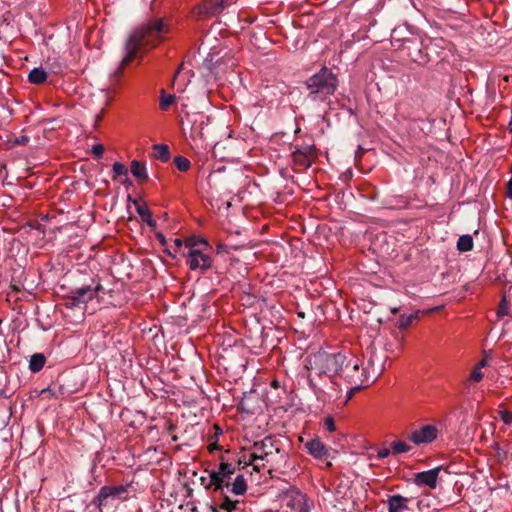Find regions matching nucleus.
<instances>
[{"label": "nucleus", "mask_w": 512, "mask_h": 512, "mask_svg": "<svg viewBox=\"0 0 512 512\" xmlns=\"http://www.w3.org/2000/svg\"><path fill=\"white\" fill-rule=\"evenodd\" d=\"M294 151H298L304 155H309L312 157H316V149L314 145L311 144H303V145H296Z\"/></svg>", "instance_id": "nucleus-31"}, {"label": "nucleus", "mask_w": 512, "mask_h": 512, "mask_svg": "<svg viewBox=\"0 0 512 512\" xmlns=\"http://www.w3.org/2000/svg\"><path fill=\"white\" fill-rule=\"evenodd\" d=\"M174 164L177 167V169L182 172L189 170L191 166L189 159L181 155H178L174 158Z\"/></svg>", "instance_id": "nucleus-28"}, {"label": "nucleus", "mask_w": 512, "mask_h": 512, "mask_svg": "<svg viewBox=\"0 0 512 512\" xmlns=\"http://www.w3.org/2000/svg\"><path fill=\"white\" fill-rule=\"evenodd\" d=\"M457 249L461 252H468L473 249L472 236L465 234L459 237L457 241Z\"/></svg>", "instance_id": "nucleus-23"}, {"label": "nucleus", "mask_w": 512, "mask_h": 512, "mask_svg": "<svg viewBox=\"0 0 512 512\" xmlns=\"http://www.w3.org/2000/svg\"><path fill=\"white\" fill-rule=\"evenodd\" d=\"M192 244V250L187 253L186 263L191 270L201 269L205 271L211 267L212 259L209 255L203 253L202 249L195 248Z\"/></svg>", "instance_id": "nucleus-9"}, {"label": "nucleus", "mask_w": 512, "mask_h": 512, "mask_svg": "<svg viewBox=\"0 0 512 512\" xmlns=\"http://www.w3.org/2000/svg\"><path fill=\"white\" fill-rule=\"evenodd\" d=\"M288 506L291 507L295 512H308L309 505L307 503V499L305 495L298 493L289 503Z\"/></svg>", "instance_id": "nucleus-17"}, {"label": "nucleus", "mask_w": 512, "mask_h": 512, "mask_svg": "<svg viewBox=\"0 0 512 512\" xmlns=\"http://www.w3.org/2000/svg\"><path fill=\"white\" fill-rule=\"evenodd\" d=\"M508 313H509V303H508L506 297L503 296L499 303V306H498L497 316L503 317L505 315H508Z\"/></svg>", "instance_id": "nucleus-33"}, {"label": "nucleus", "mask_w": 512, "mask_h": 512, "mask_svg": "<svg viewBox=\"0 0 512 512\" xmlns=\"http://www.w3.org/2000/svg\"><path fill=\"white\" fill-rule=\"evenodd\" d=\"M398 311H399V309H398V308H392V309H391V312H392L393 314L398 313Z\"/></svg>", "instance_id": "nucleus-53"}, {"label": "nucleus", "mask_w": 512, "mask_h": 512, "mask_svg": "<svg viewBox=\"0 0 512 512\" xmlns=\"http://www.w3.org/2000/svg\"><path fill=\"white\" fill-rule=\"evenodd\" d=\"M223 497V502L220 504L219 508L226 510L227 512H235L239 508L240 501L231 500L227 495L226 489H224V494H221Z\"/></svg>", "instance_id": "nucleus-21"}, {"label": "nucleus", "mask_w": 512, "mask_h": 512, "mask_svg": "<svg viewBox=\"0 0 512 512\" xmlns=\"http://www.w3.org/2000/svg\"><path fill=\"white\" fill-rule=\"evenodd\" d=\"M176 101V97L173 94H166L165 90H161L160 95V108L163 111H167L169 107Z\"/></svg>", "instance_id": "nucleus-25"}, {"label": "nucleus", "mask_w": 512, "mask_h": 512, "mask_svg": "<svg viewBox=\"0 0 512 512\" xmlns=\"http://www.w3.org/2000/svg\"><path fill=\"white\" fill-rule=\"evenodd\" d=\"M230 491L235 495H243L247 491V483L244 478V475L238 474L233 482H230L229 489H226V492Z\"/></svg>", "instance_id": "nucleus-16"}, {"label": "nucleus", "mask_w": 512, "mask_h": 512, "mask_svg": "<svg viewBox=\"0 0 512 512\" xmlns=\"http://www.w3.org/2000/svg\"><path fill=\"white\" fill-rule=\"evenodd\" d=\"M149 227L155 228L156 227V221L152 218V214L143 220Z\"/></svg>", "instance_id": "nucleus-44"}, {"label": "nucleus", "mask_w": 512, "mask_h": 512, "mask_svg": "<svg viewBox=\"0 0 512 512\" xmlns=\"http://www.w3.org/2000/svg\"><path fill=\"white\" fill-rule=\"evenodd\" d=\"M487 366V360L486 359H482L477 365L476 367H479L480 369Z\"/></svg>", "instance_id": "nucleus-48"}, {"label": "nucleus", "mask_w": 512, "mask_h": 512, "mask_svg": "<svg viewBox=\"0 0 512 512\" xmlns=\"http://www.w3.org/2000/svg\"><path fill=\"white\" fill-rule=\"evenodd\" d=\"M308 381H309V384H310V386H311L312 388H314V389H315V388H318L319 383L315 380V377L313 376V374H312V373H310V374L308 375Z\"/></svg>", "instance_id": "nucleus-43"}, {"label": "nucleus", "mask_w": 512, "mask_h": 512, "mask_svg": "<svg viewBox=\"0 0 512 512\" xmlns=\"http://www.w3.org/2000/svg\"><path fill=\"white\" fill-rule=\"evenodd\" d=\"M500 417L507 424L512 422V413L507 411V410L501 411L500 412Z\"/></svg>", "instance_id": "nucleus-38"}, {"label": "nucleus", "mask_w": 512, "mask_h": 512, "mask_svg": "<svg viewBox=\"0 0 512 512\" xmlns=\"http://www.w3.org/2000/svg\"><path fill=\"white\" fill-rule=\"evenodd\" d=\"M236 0H204L197 8V15L213 16L221 13L223 9Z\"/></svg>", "instance_id": "nucleus-11"}, {"label": "nucleus", "mask_w": 512, "mask_h": 512, "mask_svg": "<svg viewBox=\"0 0 512 512\" xmlns=\"http://www.w3.org/2000/svg\"><path fill=\"white\" fill-rule=\"evenodd\" d=\"M506 195H507L508 198H512V176H511L510 180L507 183Z\"/></svg>", "instance_id": "nucleus-45"}, {"label": "nucleus", "mask_w": 512, "mask_h": 512, "mask_svg": "<svg viewBox=\"0 0 512 512\" xmlns=\"http://www.w3.org/2000/svg\"><path fill=\"white\" fill-rule=\"evenodd\" d=\"M483 377H484V375L481 372V369L479 367L475 366V368L472 370V372L470 374V380L479 382L483 379Z\"/></svg>", "instance_id": "nucleus-34"}, {"label": "nucleus", "mask_w": 512, "mask_h": 512, "mask_svg": "<svg viewBox=\"0 0 512 512\" xmlns=\"http://www.w3.org/2000/svg\"><path fill=\"white\" fill-rule=\"evenodd\" d=\"M11 288H12L14 291H17V292H18V291H20V288H19L17 285H15V284H12V285H11Z\"/></svg>", "instance_id": "nucleus-51"}, {"label": "nucleus", "mask_w": 512, "mask_h": 512, "mask_svg": "<svg viewBox=\"0 0 512 512\" xmlns=\"http://www.w3.org/2000/svg\"><path fill=\"white\" fill-rule=\"evenodd\" d=\"M347 357L341 352L330 353L325 350L310 355L306 359L305 367L311 370L321 380L323 377L329 379L332 390H336L338 385L336 378L338 377Z\"/></svg>", "instance_id": "nucleus-2"}, {"label": "nucleus", "mask_w": 512, "mask_h": 512, "mask_svg": "<svg viewBox=\"0 0 512 512\" xmlns=\"http://www.w3.org/2000/svg\"><path fill=\"white\" fill-rule=\"evenodd\" d=\"M128 498V487L125 485L102 486L98 494L92 500V504L98 508V512H104V509H110L114 506L116 500H126Z\"/></svg>", "instance_id": "nucleus-5"}, {"label": "nucleus", "mask_w": 512, "mask_h": 512, "mask_svg": "<svg viewBox=\"0 0 512 512\" xmlns=\"http://www.w3.org/2000/svg\"><path fill=\"white\" fill-rule=\"evenodd\" d=\"M102 284L90 278V280L80 287L72 289L68 295L65 296V307L68 309L80 308L92 301L103 290Z\"/></svg>", "instance_id": "nucleus-4"}, {"label": "nucleus", "mask_w": 512, "mask_h": 512, "mask_svg": "<svg viewBox=\"0 0 512 512\" xmlns=\"http://www.w3.org/2000/svg\"><path fill=\"white\" fill-rule=\"evenodd\" d=\"M419 313L420 311H414L413 313H411L410 315H401L399 317V320H398V323H397V327L399 329H406L408 328L412 322L416 319H418L419 317Z\"/></svg>", "instance_id": "nucleus-24"}, {"label": "nucleus", "mask_w": 512, "mask_h": 512, "mask_svg": "<svg viewBox=\"0 0 512 512\" xmlns=\"http://www.w3.org/2000/svg\"><path fill=\"white\" fill-rule=\"evenodd\" d=\"M339 85L337 75L331 69L323 67L305 81L307 98L311 101H326Z\"/></svg>", "instance_id": "nucleus-3"}, {"label": "nucleus", "mask_w": 512, "mask_h": 512, "mask_svg": "<svg viewBox=\"0 0 512 512\" xmlns=\"http://www.w3.org/2000/svg\"><path fill=\"white\" fill-rule=\"evenodd\" d=\"M174 244H175L178 248H181V247H182L183 242H182V240H181V239L176 238V239L174 240Z\"/></svg>", "instance_id": "nucleus-49"}, {"label": "nucleus", "mask_w": 512, "mask_h": 512, "mask_svg": "<svg viewBox=\"0 0 512 512\" xmlns=\"http://www.w3.org/2000/svg\"><path fill=\"white\" fill-rule=\"evenodd\" d=\"M274 452H280L279 447L276 446V441L272 437H265L263 440L254 443L251 462L256 460L268 461L269 456L273 455Z\"/></svg>", "instance_id": "nucleus-8"}, {"label": "nucleus", "mask_w": 512, "mask_h": 512, "mask_svg": "<svg viewBox=\"0 0 512 512\" xmlns=\"http://www.w3.org/2000/svg\"><path fill=\"white\" fill-rule=\"evenodd\" d=\"M156 237L157 239L159 240V242L162 244V245H165L166 244V238L165 236L162 234V233H157L156 234Z\"/></svg>", "instance_id": "nucleus-47"}, {"label": "nucleus", "mask_w": 512, "mask_h": 512, "mask_svg": "<svg viewBox=\"0 0 512 512\" xmlns=\"http://www.w3.org/2000/svg\"><path fill=\"white\" fill-rule=\"evenodd\" d=\"M192 512H197V508H196V507H195V508H193V509H192Z\"/></svg>", "instance_id": "nucleus-57"}, {"label": "nucleus", "mask_w": 512, "mask_h": 512, "mask_svg": "<svg viewBox=\"0 0 512 512\" xmlns=\"http://www.w3.org/2000/svg\"><path fill=\"white\" fill-rule=\"evenodd\" d=\"M443 466H438L433 469L416 473L414 476V483L418 486H428L431 489L437 487V480L439 473Z\"/></svg>", "instance_id": "nucleus-12"}, {"label": "nucleus", "mask_w": 512, "mask_h": 512, "mask_svg": "<svg viewBox=\"0 0 512 512\" xmlns=\"http://www.w3.org/2000/svg\"><path fill=\"white\" fill-rule=\"evenodd\" d=\"M315 157L304 155L298 151L292 152V159L295 165L301 167V168H308L311 166L312 161Z\"/></svg>", "instance_id": "nucleus-19"}, {"label": "nucleus", "mask_w": 512, "mask_h": 512, "mask_svg": "<svg viewBox=\"0 0 512 512\" xmlns=\"http://www.w3.org/2000/svg\"><path fill=\"white\" fill-rule=\"evenodd\" d=\"M220 449H221V447L218 445V443H217V442H212V443H210V444H209V446H208V450H209V452H213V451H215V450H220Z\"/></svg>", "instance_id": "nucleus-46"}, {"label": "nucleus", "mask_w": 512, "mask_h": 512, "mask_svg": "<svg viewBox=\"0 0 512 512\" xmlns=\"http://www.w3.org/2000/svg\"><path fill=\"white\" fill-rule=\"evenodd\" d=\"M134 205L136 206V211L138 215L141 217L142 221L151 215V211L147 207L145 203H140L138 200H133Z\"/></svg>", "instance_id": "nucleus-29"}, {"label": "nucleus", "mask_w": 512, "mask_h": 512, "mask_svg": "<svg viewBox=\"0 0 512 512\" xmlns=\"http://www.w3.org/2000/svg\"><path fill=\"white\" fill-rule=\"evenodd\" d=\"M192 244H196L194 247L197 249H202V250L210 247L208 241L204 238H196V237L189 238L186 242V246L189 247V250H192Z\"/></svg>", "instance_id": "nucleus-26"}, {"label": "nucleus", "mask_w": 512, "mask_h": 512, "mask_svg": "<svg viewBox=\"0 0 512 512\" xmlns=\"http://www.w3.org/2000/svg\"><path fill=\"white\" fill-rule=\"evenodd\" d=\"M413 498L404 497L400 494H394L388 496V512H409V503Z\"/></svg>", "instance_id": "nucleus-13"}, {"label": "nucleus", "mask_w": 512, "mask_h": 512, "mask_svg": "<svg viewBox=\"0 0 512 512\" xmlns=\"http://www.w3.org/2000/svg\"><path fill=\"white\" fill-rule=\"evenodd\" d=\"M112 169L114 172V178H116L118 176H127V174H128L127 167L120 162H115L112 166Z\"/></svg>", "instance_id": "nucleus-32"}, {"label": "nucleus", "mask_w": 512, "mask_h": 512, "mask_svg": "<svg viewBox=\"0 0 512 512\" xmlns=\"http://www.w3.org/2000/svg\"><path fill=\"white\" fill-rule=\"evenodd\" d=\"M123 183L124 184H131V181L128 178H126V180Z\"/></svg>", "instance_id": "nucleus-55"}, {"label": "nucleus", "mask_w": 512, "mask_h": 512, "mask_svg": "<svg viewBox=\"0 0 512 512\" xmlns=\"http://www.w3.org/2000/svg\"><path fill=\"white\" fill-rule=\"evenodd\" d=\"M326 466H327V467H331V466H332V463H331V462H327Z\"/></svg>", "instance_id": "nucleus-56"}, {"label": "nucleus", "mask_w": 512, "mask_h": 512, "mask_svg": "<svg viewBox=\"0 0 512 512\" xmlns=\"http://www.w3.org/2000/svg\"><path fill=\"white\" fill-rule=\"evenodd\" d=\"M254 470H256V471H260V467H259L257 464H255V465H254Z\"/></svg>", "instance_id": "nucleus-54"}, {"label": "nucleus", "mask_w": 512, "mask_h": 512, "mask_svg": "<svg viewBox=\"0 0 512 512\" xmlns=\"http://www.w3.org/2000/svg\"><path fill=\"white\" fill-rule=\"evenodd\" d=\"M272 386H273V387H275V388H277V387L279 386V384H278V382H277L276 380H274V381L272 382Z\"/></svg>", "instance_id": "nucleus-52"}, {"label": "nucleus", "mask_w": 512, "mask_h": 512, "mask_svg": "<svg viewBox=\"0 0 512 512\" xmlns=\"http://www.w3.org/2000/svg\"><path fill=\"white\" fill-rule=\"evenodd\" d=\"M208 121H209V117L201 116V120L199 121L198 127H195V125H193L191 136L194 137L195 135H197L200 138H203L204 137V132H203L204 125H206L208 123ZM196 123H197V120H195L194 124H196Z\"/></svg>", "instance_id": "nucleus-27"}, {"label": "nucleus", "mask_w": 512, "mask_h": 512, "mask_svg": "<svg viewBox=\"0 0 512 512\" xmlns=\"http://www.w3.org/2000/svg\"><path fill=\"white\" fill-rule=\"evenodd\" d=\"M46 363V357L42 353H35L31 356L29 361V369L33 373L39 372Z\"/></svg>", "instance_id": "nucleus-20"}, {"label": "nucleus", "mask_w": 512, "mask_h": 512, "mask_svg": "<svg viewBox=\"0 0 512 512\" xmlns=\"http://www.w3.org/2000/svg\"><path fill=\"white\" fill-rule=\"evenodd\" d=\"M393 454H401L410 451L411 446L403 441H394L391 444Z\"/></svg>", "instance_id": "nucleus-30"}, {"label": "nucleus", "mask_w": 512, "mask_h": 512, "mask_svg": "<svg viewBox=\"0 0 512 512\" xmlns=\"http://www.w3.org/2000/svg\"><path fill=\"white\" fill-rule=\"evenodd\" d=\"M495 451H496V455L498 456L499 459H504L507 457V451L504 450L499 445H496Z\"/></svg>", "instance_id": "nucleus-39"}, {"label": "nucleus", "mask_w": 512, "mask_h": 512, "mask_svg": "<svg viewBox=\"0 0 512 512\" xmlns=\"http://www.w3.org/2000/svg\"><path fill=\"white\" fill-rule=\"evenodd\" d=\"M305 447L309 454L321 460L327 459L330 455L329 449L319 439L308 441Z\"/></svg>", "instance_id": "nucleus-14"}, {"label": "nucleus", "mask_w": 512, "mask_h": 512, "mask_svg": "<svg viewBox=\"0 0 512 512\" xmlns=\"http://www.w3.org/2000/svg\"><path fill=\"white\" fill-rule=\"evenodd\" d=\"M29 137L27 135H21L19 137H16L13 141L15 145H26L29 142Z\"/></svg>", "instance_id": "nucleus-37"}, {"label": "nucleus", "mask_w": 512, "mask_h": 512, "mask_svg": "<svg viewBox=\"0 0 512 512\" xmlns=\"http://www.w3.org/2000/svg\"><path fill=\"white\" fill-rule=\"evenodd\" d=\"M236 467L225 462L223 457L218 470L209 471V485H214V492L224 494V489H229L232 475L235 474Z\"/></svg>", "instance_id": "nucleus-6"}, {"label": "nucleus", "mask_w": 512, "mask_h": 512, "mask_svg": "<svg viewBox=\"0 0 512 512\" xmlns=\"http://www.w3.org/2000/svg\"><path fill=\"white\" fill-rule=\"evenodd\" d=\"M216 252L218 254H222V253H228V246L226 244H223V243H219L216 247Z\"/></svg>", "instance_id": "nucleus-42"}, {"label": "nucleus", "mask_w": 512, "mask_h": 512, "mask_svg": "<svg viewBox=\"0 0 512 512\" xmlns=\"http://www.w3.org/2000/svg\"><path fill=\"white\" fill-rule=\"evenodd\" d=\"M209 509L211 510V512H219V507L217 506H209Z\"/></svg>", "instance_id": "nucleus-50"}, {"label": "nucleus", "mask_w": 512, "mask_h": 512, "mask_svg": "<svg viewBox=\"0 0 512 512\" xmlns=\"http://www.w3.org/2000/svg\"><path fill=\"white\" fill-rule=\"evenodd\" d=\"M153 156L162 162H167L170 159V150L166 144H155L153 146Z\"/></svg>", "instance_id": "nucleus-22"}, {"label": "nucleus", "mask_w": 512, "mask_h": 512, "mask_svg": "<svg viewBox=\"0 0 512 512\" xmlns=\"http://www.w3.org/2000/svg\"><path fill=\"white\" fill-rule=\"evenodd\" d=\"M130 171L132 175L138 179L139 182L142 183L148 180L146 166L143 162L133 160L130 165Z\"/></svg>", "instance_id": "nucleus-15"}, {"label": "nucleus", "mask_w": 512, "mask_h": 512, "mask_svg": "<svg viewBox=\"0 0 512 512\" xmlns=\"http://www.w3.org/2000/svg\"><path fill=\"white\" fill-rule=\"evenodd\" d=\"M438 436V429L435 425H424L418 430H414L409 435L411 440L416 445L428 444L433 442Z\"/></svg>", "instance_id": "nucleus-10"}, {"label": "nucleus", "mask_w": 512, "mask_h": 512, "mask_svg": "<svg viewBox=\"0 0 512 512\" xmlns=\"http://www.w3.org/2000/svg\"><path fill=\"white\" fill-rule=\"evenodd\" d=\"M338 377L343 378L347 383L354 385L348 392V397L351 398L356 392L365 388L363 382L367 380L366 372L364 369L360 371L357 363L347 361L343 365Z\"/></svg>", "instance_id": "nucleus-7"}, {"label": "nucleus", "mask_w": 512, "mask_h": 512, "mask_svg": "<svg viewBox=\"0 0 512 512\" xmlns=\"http://www.w3.org/2000/svg\"><path fill=\"white\" fill-rule=\"evenodd\" d=\"M47 72L42 67L33 68L28 74V81L35 85H41L46 82Z\"/></svg>", "instance_id": "nucleus-18"}, {"label": "nucleus", "mask_w": 512, "mask_h": 512, "mask_svg": "<svg viewBox=\"0 0 512 512\" xmlns=\"http://www.w3.org/2000/svg\"><path fill=\"white\" fill-rule=\"evenodd\" d=\"M200 482H201V485H203L205 489H207V490L213 489L214 490V485H209V476L201 477Z\"/></svg>", "instance_id": "nucleus-40"}, {"label": "nucleus", "mask_w": 512, "mask_h": 512, "mask_svg": "<svg viewBox=\"0 0 512 512\" xmlns=\"http://www.w3.org/2000/svg\"><path fill=\"white\" fill-rule=\"evenodd\" d=\"M389 455H390V450H389V449H387V448H382V449H380V450L378 451V453H377V457H378L379 459L386 458V457H388Z\"/></svg>", "instance_id": "nucleus-41"}, {"label": "nucleus", "mask_w": 512, "mask_h": 512, "mask_svg": "<svg viewBox=\"0 0 512 512\" xmlns=\"http://www.w3.org/2000/svg\"><path fill=\"white\" fill-rule=\"evenodd\" d=\"M171 30V20L166 17H151L138 26L126 40L124 47L126 55L112 78L117 80L121 76L122 70L138 56L140 51L155 48L168 40Z\"/></svg>", "instance_id": "nucleus-1"}, {"label": "nucleus", "mask_w": 512, "mask_h": 512, "mask_svg": "<svg viewBox=\"0 0 512 512\" xmlns=\"http://www.w3.org/2000/svg\"><path fill=\"white\" fill-rule=\"evenodd\" d=\"M324 427L329 432H334L336 430V426H335V422H334L333 417L328 416V417L325 418V420H324Z\"/></svg>", "instance_id": "nucleus-35"}, {"label": "nucleus", "mask_w": 512, "mask_h": 512, "mask_svg": "<svg viewBox=\"0 0 512 512\" xmlns=\"http://www.w3.org/2000/svg\"><path fill=\"white\" fill-rule=\"evenodd\" d=\"M104 146L101 144H97L92 148V154L95 158L99 159L103 156Z\"/></svg>", "instance_id": "nucleus-36"}]
</instances>
